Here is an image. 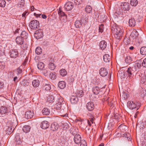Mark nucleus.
Returning <instances> with one entry per match:
<instances>
[{"label": "nucleus", "instance_id": "obj_13", "mask_svg": "<svg viewBox=\"0 0 146 146\" xmlns=\"http://www.w3.org/2000/svg\"><path fill=\"white\" fill-rule=\"evenodd\" d=\"M87 109L90 111H91L94 110L95 106L93 103L90 102L88 103L86 105Z\"/></svg>", "mask_w": 146, "mask_h": 146}, {"label": "nucleus", "instance_id": "obj_54", "mask_svg": "<svg viewBox=\"0 0 146 146\" xmlns=\"http://www.w3.org/2000/svg\"><path fill=\"white\" fill-rule=\"evenodd\" d=\"M103 24L100 25L99 28V32L102 33L103 31Z\"/></svg>", "mask_w": 146, "mask_h": 146}, {"label": "nucleus", "instance_id": "obj_39", "mask_svg": "<svg viewBox=\"0 0 146 146\" xmlns=\"http://www.w3.org/2000/svg\"><path fill=\"white\" fill-rule=\"evenodd\" d=\"M43 89L47 91H49L51 89L50 85L49 84H46L43 86Z\"/></svg>", "mask_w": 146, "mask_h": 146}, {"label": "nucleus", "instance_id": "obj_45", "mask_svg": "<svg viewBox=\"0 0 146 146\" xmlns=\"http://www.w3.org/2000/svg\"><path fill=\"white\" fill-rule=\"evenodd\" d=\"M60 74L62 76H65L67 74V71L65 69H62L60 71Z\"/></svg>", "mask_w": 146, "mask_h": 146}, {"label": "nucleus", "instance_id": "obj_23", "mask_svg": "<svg viewBox=\"0 0 146 146\" xmlns=\"http://www.w3.org/2000/svg\"><path fill=\"white\" fill-rule=\"evenodd\" d=\"M58 86L60 89H63L65 87L66 84L64 81H60L59 82Z\"/></svg>", "mask_w": 146, "mask_h": 146}, {"label": "nucleus", "instance_id": "obj_51", "mask_svg": "<svg viewBox=\"0 0 146 146\" xmlns=\"http://www.w3.org/2000/svg\"><path fill=\"white\" fill-rule=\"evenodd\" d=\"M80 143V146H87L86 141L84 139L82 140Z\"/></svg>", "mask_w": 146, "mask_h": 146}, {"label": "nucleus", "instance_id": "obj_59", "mask_svg": "<svg viewBox=\"0 0 146 146\" xmlns=\"http://www.w3.org/2000/svg\"><path fill=\"white\" fill-rule=\"evenodd\" d=\"M28 13V12L27 11H25L22 14V16L24 17H25L27 14Z\"/></svg>", "mask_w": 146, "mask_h": 146}, {"label": "nucleus", "instance_id": "obj_62", "mask_svg": "<svg viewBox=\"0 0 146 146\" xmlns=\"http://www.w3.org/2000/svg\"><path fill=\"white\" fill-rule=\"evenodd\" d=\"M93 118H94V117H93V118H90V121L92 123H93Z\"/></svg>", "mask_w": 146, "mask_h": 146}, {"label": "nucleus", "instance_id": "obj_19", "mask_svg": "<svg viewBox=\"0 0 146 146\" xmlns=\"http://www.w3.org/2000/svg\"><path fill=\"white\" fill-rule=\"evenodd\" d=\"M59 127V125L56 123H53L51 124L50 126L51 130L52 131L57 130Z\"/></svg>", "mask_w": 146, "mask_h": 146}, {"label": "nucleus", "instance_id": "obj_44", "mask_svg": "<svg viewBox=\"0 0 146 146\" xmlns=\"http://www.w3.org/2000/svg\"><path fill=\"white\" fill-rule=\"evenodd\" d=\"M42 52V50L41 48L39 47H37L35 50L36 53L38 55H40L41 54Z\"/></svg>", "mask_w": 146, "mask_h": 146}, {"label": "nucleus", "instance_id": "obj_5", "mask_svg": "<svg viewBox=\"0 0 146 146\" xmlns=\"http://www.w3.org/2000/svg\"><path fill=\"white\" fill-rule=\"evenodd\" d=\"M118 4L124 11H128L130 8V5L127 2L119 1L118 2Z\"/></svg>", "mask_w": 146, "mask_h": 146}, {"label": "nucleus", "instance_id": "obj_18", "mask_svg": "<svg viewBox=\"0 0 146 146\" xmlns=\"http://www.w3.org/2000/svg\"><path fill=\"white\" fill-rule=\"evenodd\" d=\"M34 113L33 111H28L25 112V116L28 119H31L33 117Z\"/></svg>", "mask_w": 146, "mask_h": 146}, {"label": "nucleus", "instance_id": "obj_29", "mask_svg": "<svg viewBox=\"0 0 146 146\" xmlns=\"http://www.w3.org/2000/svg\"><path fill=\"white\" fill-rule=\"evenodd\" d=\"M28 36V34L25 31H23L21 34V37L24 39H27Z\"/></svg>", "mask_w": 146, "mask_h": 146}, {"label": "nucleus", "instance_id": "obj_2", "mask_svg": "<svg viewBox=\"0 0 146 146\" xmlns=\"http://www.w3.org/2000/svg\"><path fill=\"white\" fill-rule=\"evenodd\" d=\"M111 29L112 33L115 38L118 40L121 39L123 35V30L115 24L111 26Z\"/></svg>", "mask_w": 146, "mask_h": 146}, {"label": "nucleus", "instance_id": "obj_43", "mask_svg": "<svg viewBox=\"0 0 146 146\" xmlns=\"http://www.w3.org/2000/svg\"><path fill=\"white\" fill-rule=\"evenodd\" d=\"M92 10V7L90 5H87L85 8L86 12L88 13H90Z\"/></svg>", "mask_w": 146, "mask_h": 146}, {"label": "nucleus", "instance_id": "obj_34", "mask_svg": "<svg viewBox=\"0 0 146 146\" xmlns=\"http://www.w3.org/2000/svg\"><path fill=\"white\" fill-rule=\"evenodd\" d=\"M56 67V66L53 63L50 62L48 64V68L51 70H54Z\"/></svg>", "mask_w": 146, "mask_h": 146}, {"label": "nucleus", "instance_id": "obj_55", "mask_svg": "<svg viewBox=\"0 0 146 146\" xmlns=\"http://www.w3.org/2000/svg\"><path fill=\"white\" fill-rule=\"evenodd\" d=\"M5 67L4 62H0V69L3 70L4 68Z\"/></svg>", "mask_w": 146, "mask_h": 146}, {"label": "nucleus", "instance_id": "obj_7", "mask_svg": "<svg viewBox=\"0 0 146 146\" xmlns=\"http://www.w3.org/2000/svg\"><path fill=\"white\" fill-rule=\"evenodd\" d=\"M0 113L1 114L12 115L13 113L8 110L7 108L4 106H2L0 108Z\"/></svg>", "mask_w": 146, "mask_h": 146}, {"label": "nucleus", "instance_id": "obj_4", "mask_svg": "<svg viewBox=\"0 0 146 146\" xmlns=\"http://www.w3.org/2000/svg\"><path fill=\"white\" fill-rule=\"evenodd\" d=\"M129 108L131 109H133L136 108L137 110L140 106V102L138 101H130L127 103Z\"/></svg>", "mask_w": 146, "mask_h": 146}, {"label": "nucleus", "instance_id": "obj_42", "mask_svg": "<svg viewBox=\"0 0 146 146\" xmlns=\"http://www.w3.org/2000/svg\"><path fill=\"white\" fill-rule=\"evenodd\" d=\"M125 62L127 63H129L132 61V59L129 56H127L125 58Z\"/></svg>", "mask_w": 146, "mask_h": 146}, {"label": "nucleus", "instance_id": "obj_38", "mask_svg": "<svg viewBox=\"0 0 146 146\" xmlns=\"http://www.w3.org/2000/svg\"><path fill=\"white\" fill-rule=\"evenodd\" d=\"M76 94V96L77 97H82L84 95L83 92L82 90L77 91Z\"/></svg>", "mask_w": 146, "mask_h": 146}, {"label": "nucleus", "instance_id": "obj_32", "mask_svg": "<svg viewBox=\"0 0 146 146\" xmlns=\"http://www.w3.org/2000/svg\"><path fill=\"white\" fill-rule=\"evenodd\" d=\"M56 73L54 72H50L49 75V77L52 80H55L56 77Z\"/></svg>", "mask_w": 146, "mask_h": 146}, {"label": "nucleus", "instance_id": "obj_35", "mask_svg": "<svg viewBox=\"0 0 146 146\" xmlns=\"http://www.w3.org/2000/svg\"><path fill=\"white\" fill-rule=\"evenodd\" d=\"M42 74L45 76L48 77L50 73L49 71L46 69H43Z\"/></svg>", "mask_w": 146, "mask_h": 146}, {"label": "nucleus", "instance_id": "obj_56", "mask_svg": "<svg viewBox=\"0 0 146 146\" xmlns=\"http://www.w3.org/2000/svg\"><path fill=\"white\" fill-rule=\"evenodd\" d=\"M128 94L125 92H124L123 94V96L124 98H128Z\"/></svg>", "mask_w": 146, "mask_h": 146}, {"label": "nucleus", "instance_id": "obj_3", "mask_svg": "<svg viewBox=\"0 0 146 146\" xmlns=\"http://www.w3.org/2000/svg\"><path fill=\"white\" fill-rule=\"evenodd\" d=\"M56 102H57V103L55 105L54 108L56 110H60L61 109L63 110L66 107L65 101L62 97L57 98Z\"/></svg>", "mask_w": 146, "mask_h": 146}, {"label": "nucleus", "instance_id": "obj_12", "mask_svg": "<svg viewBox=\"0 0 146 146\" xmlns=\"http://www.w3.org/2000/svg\"><path fill=\"white\" fill-rule=\"evenodd\" d=\"M81 136L78 134H76L74 138V141L75 143L76 144H80L81 141Z\"/></svg>", "mask_w": 146, "mask_h": 146}, {"label": "nucleus", "instance_id": "obj_36", "mask_svg": "<svg viewBox=\"0 0 146 146\" xmlns=\"http://www.w3.org/2000/svg\"><path fill=\"white\" fill-rule=\"evenodd\" d=\"M15 141L16 142V145H20L21 143V140L19 136H17L15 137Z\"/></svg>", "mask_w": 146, "mask_h": 146}, {"label": "nucleus", "instance_id": "obj_48", "mask_svg": "<svg viewBox=\"0 0 146 146\" xmlns=\"http://www.w3.org/2000/svg\"><path fill=\"white\" fill-rule=\"evenodd\" d=\"M21 66H20L16 70L17 75L21 74L22 73L23 71L21 69Z\"/></svg>", "mask_w": 146, "mask_h": 146}, {"label": "nucleus", "instance_id": "obj_60", "mask_svg": "<svg viewBox=\"0 0 146 146\" xmlns=\"http://www.w3.org/2000/svg\"><path fill=\"white\" fill-rule=\"evenodd\" d=\"M121 78H124L125 77V75L124 74V73L123 72H121Z\"/></svg>", "mask_w": 146, "mask_h": 146}, {"label": "nucleus", "instance_id": "obj_17", "mask_svg": "<svg viewBox=\"0 0 146 146\" xmlns=\"http://www.w3.org/2000/svg\"><path fill=\"white\" fill-rule=\"evenodd\" d=\"M49 123L46 121H43L41 123V127L44 129H46L49 127Z\"/></svg>", "mask_w": 146, "mask_h": 146}, {"label": "nucleus", "instance_id": "obj_8", "mask_svg": "<svg viewBox=\"0 0 146 146\" xmlns=\"http://www.w3.org/2000/svg\"><path fill=\"white\" fill-rule=\"evenodd\" d=\"M138 35L137 32L135 30H134L131 32L130 36L129 38L133 41H135Z\"/></svg>", "mask_w": 146, "mask_h": 146}, {"label": "nucleus", "instance_id": "obj_63", "mask_svg": "<svg viewBox=\"0 0 146 146\" xmlns=\"http://www.w3.org/2000/svg\"><path fill=\"white\" fill-rule=\"evenodd\" d=\"M35 9L34 7L33 6H32L31 7V10L32 11H33Z\"/></svg>", "mask_w": 146, "mask_h": 146}, {"label": "nucleus", "instance_id": "obj_61", "mask_svg": "<svg viewBox=\"0 0 146 146\" xmlns=\"http://www.w3.org/2000/svg\"><path fill=\"white\" fill-rule=\"evenodd\" d=\"M42 17L44 19H46V16L45 14H42Z\"/></svg>", "mask_w": 146, "mask_h": 146}, {"label": "nucleus", "instance_id": "obj_57", "mask_svg": "<svg viewBox=\"0 0 146 146\" xmlns=\"http://www.w3.org/2000/svg\"><path fill=\"white\" fill-rule=\"evenodd\" d=\"M28 61V59L26 58L24 62L22 63V65L24 66H26L27 65V62Z\"/></svg>", "mask_w": 146, "mask_h": 146}, {"label": "nucleus", "instance_id": "obj_11", "mask_svg": "<svg viewBox=\"0 0 146 146\" xmlns=\"http://www.w3.org/2000/svg\"><path fill=\"white\" fill-rule=\"evenodd\" d=\"M64 7L66 11H70L74 7V4L72 2H68L64 5Z\"/></svg>", "mask_w": 146, "mask_h": 146}, {"label": "nucleus", "instance_id": "obj_6", "mask_svg": "<svg viewBox=\"0 0 146 146\" xmlns=\"http://www.w3.org/2000/svg\"><path fill=\"white\" fill-rule=\"evenodd\" d=\"M40 25L39 22L36 20L31 21L29 25L31 29L36 30V29L39 28Z\"/></svg>", "mask_w": 146, "mask_h": 146}, {"label": "nucleus", "instance_id": "obj_25", "mask_svg": "<svg viewBox=\"0 0 146 146\" xmlns=\"http://www.w3.org/2000/svg\"><path fill=\"white\" fill-rule=\"evenodd\" d=\"M40 81L39 80L36 79L34 80L32 83L33 86L34 87H37L39 85Z\"/></svg>", "mask_w": 146, "mask_h": 146}, {"label": "nucleus", "instance_id": "obj_52", "mask_svg": "<svg viewBox=\"0 0 146 146\" xmlns=\"http://www.w3.org/2000/svg\"><path fill=\"white\" fill-rule=\"evenodd\" d=\"M58 14L60 16V17H61L62 16H63L64 15H66L64 13V12H63L60 9L58 11Z\"/></svg>", "mask_w": 146, "mask_h": 146}, {"label": "nucleus", "instance_id": "obj_10", "mask_svg": "<svg viewBox=\"0 0 146 146\" xmlns=\"http://www.w3.org/2000/svg\"><path fill=\"white\" fill-rule=\"evenodd\" d=\"M10 56L12 58H15L17 57L19 55L18 51L17 50H11L9 52Z\"/></svg>", "mask_w": 146, "mask_h": 146}, {"label": "nucleus", "instance_id": "obj_46", "mask_svg": "<svg viewBox=\"0 0 146 146\" xmlns=\"http://www.w3.org/2000/svg\"><path fill=\"white\" fill-rule=\"evenodd\" d=\"M60 19L61 23H65L67 21V17L66 15L60 17Z\"/></svg>", "mask_w": 146, "mask_h": 146}, {"label": "nucleus", "instance_id": "obj_9", "mask_svg": "<svg viewBox=\"0 0 146 146\" xmlns=\"http://www.w3.org/2000/svg\"><path fill=\"white\" fill-rule=\"evenodd\" d=\"M87 22V21L83 19H81L80 21L77 20L75 22V25L77 28H79L82 26V24L85 25Z\"/></svg>", "mask_w": 146, "mask_h": 146}, {"label": "nucleus", "instance_id": "obj_22", "mask_svg": "<svg viewBox=\"0 0 146 146\" xmlns=\"http://www.w3.org/2000/svg\"><path fill=\"white\" fill-rule=\"evenodd\" d=\"M16 42L18 44H22L23 43V39L21 36H18L15 39Z\"/></svg>", "mask_w": 146, "mask_h": 146}, {"label": "nucleus", "instance_id": "obj_40", "mask_svg": "<svg viewBox=\"0 0 146 146\" xmlns=\"http://www.w3.org/2000/svg\"><path fill=\"white\" fill-rule=\"evenodd\" d=\"M140 52L141 54L144 55L146 54V47L145 46L142 47L140 49Z\"/></svg>", "mask_w": 146, "mask_h": 146}, {"label": "nucleus", "instance_id": "obj_27", "mask_svg": "<svg viewBox=\"0 0 146 146\" xmlns=\"http://www.w3.org/2000/svg\"><path fill=\"white\" fill-rule=\"evenodd\" d=\"M37 66L38 69L42 70L44 67V64L42 62H40L38 63Z\"/></svg>", "mask_w": 146, "mask_h": 146}, {"label": "nucleus", "instance_id": "obj_58", "mask_svg": "<svg viewBox=\"0 0 146 146\" xmlns=\"http://www.w3.org/2000/svg\"><path fill=\"white\" fill-rule=\"evenodd\" d=\"M3 84L4 83L3 82L0 81V89L3 88Z\"/></svg>", "mask_w": 146, "mask_h": 146}, {"label": "nucleus", "instance_id": "obj_31", "mask_svg": "<svg viewBox=\"0 0 146 146\" xmlns=\"http://www.w3.org/2000/svg\"><path fill=\"white\" fill-rule=\"evenodd\" d=\"M135 21L134 19H130L129 21V25L130 27H133L135 25Z\"/></svg>", "mask_w": 146, "mask_h": 146}, {"label": "nucleus", "instance_id": "obj_30", "mask_svg": "<svg viewBox=\"0 0 146 146\" xmlns=\"http://www.w3.org/2000/svg\"><path fill=\"white\" fill-rule=\"evenodd\" d=\"M7 127V128L5 130L6 133L8 135H10L13 132L14 129L13 130H12V128L11 126Z\"/></svg>", "mask_w": 146, "mask_h": 146}, {"label": "nucleus", "instance_id": "obj_37", "mask_svg": "<svg viewBox=\"0 0 146 146\" xmlns=\"http://www.w3.org/2000/svg\"><path fill=\"white\" fill-rule=\"evenodd\" d=\"M141 59L140 60H137V61L136 62H138L139 61H140L141 62V64H140V69H141V65L142 64V66L146 68V58H145L143 60V62L141 60Z\"/></svg>", "mask_w": 146, "mask_h": 146}, {"label": "nucleus", "instance_id": "obj_50", "mask_svg": "<svg viewBox=\"0 0 146 146\" xmlns=\"http://www.w3.org/2000/svg\"><path fill=\"white\" fill-rule=\"evenodd\" d=\"M6 2L4 0H0V6L4 7L5 5Z\"/></svg>", "mask_w": 146, "mask_h": 146}, {"label": "nucleus", "instance_id": "obj_33", "mask_svg": "<svg viewBox=\"0 0 146 146\" xmlns=\"http://www.w3.org/2000/svg\"><path fill=\"white\" fill-rule=\"evenodd\" d=\"M104 61L106 62H109L110 60V58L109 55L108 54H106L103 56Z\"/></svg>", "mask_w": 146, "mask_h": 146}, {"label": "nucleus", "instance_id": "obj_1", "mask_svg": "<svg viewBox=\"0 0 146 146\" xmlns=\"http://www.w3.org/2000/svg\"><path fill=\"white\" fill-rule=\"evenodd\" d=\"M141 63V62L139 61L138 62H132L129 64V67H128L126 73L130 78H133L139 71Z\"/></svg>", "mask_w": 146, "mask_h": 146}, {"label": "nucleus", "instance_id": "obj_53", "mask_svg": "<svg viewBox=\"0 0 146 146\" xmlns=\"http://www.w3.org/2000/svg\"><path fill=\"white\" fill-rule=\"evenodd\" d=\"M82 2V0H74V3L77 5L81 4Z\"/></svg>", "mask_w": 146, "mask_h": 146}, {"label": "nucleus", "instance_id": "obj_14", "mask_svg": "<svg viewBox=\"0 0 146 146\" xmlns=\"http://www.w3.org/2000/svg\"><path fill=\"white\" fill-rule=\"evenodd\" d=\"M57 98L58 97L54 96L53 94H50L47 97V101L50 103H51L54 102L55 99L56 100Z\"/></svg>", "mask_w": 146, "mask_h": 146}, {"label": "nucleus", "instance_id": "obj_20", "mask_svg": "<svg viewBox=\"0 0 146 146\" xmlns=\"http://www.w3.org/2000/svg\"><path fill=\"white\" fill-rule=\"evenodd\" d=\"M107 46L106 42L104 40L101 41L100 43V46L102 50H104Z\"/></svg>", "mask_w": 146, "mask_h": 146}, {"label": "nucleus", "instance_id": "obj_15", "mask_svg": "<svg viewBox=\"0 0 146 146\" xmlns=\"http://www.w3.org/2000/svg\"><path fill=\"white\" fill-rule=\"evenodd\" d=\"M34 36L37 39L40 38L43 36V33L41 30L36 31L35 33Z\"/></svg>", "mask_w": 146, "mask_h": 146}, {"label": "nucleus", "instance_id": "obj_64", "mask_svg": "<svg viewBox=\"0 0 146 146\" xmlns=\"http://www.w3.org/2000/svg\"><path fill=\"white\" fill-rule=\"evenodd\" d=\"M17 76L13 78V80L15 82H16V80H17Z\"/></svg>", "mask_w": 146, "mask_h": 146}, {"label": "nucleus", "instance_id": "obj_26", "mask_svg": "<svg viewBox=\"0 0 146 146\" xmlns=\"http://www.w3.org/2000/svg\"><path fill=\"white\" fill-rule=\"evenodd\" d=\"M30 127L28 125L24 126L22 128L23 131L26 133L29 132L30 131Z\"/></svg>", "mask_w": 146, "mask_h": 146}, {"label": "nucleus", "instance_id": "obj_16", "mask_svg": "<svg viewBox=\"0 0 146 146\" xmlns=\"http://www.w3.org/2000/svg\"><path fill=\"white\" fill-rule=\"evenodd\" d=\"M99 73L101 76L102 77H105L108 74V72L105 68H101L99 71Z\"/></svg>", "mask_w": 146, "mask_h": 146}, {"label": "nucleus", "instance_id": "obj_24", "mask_svg": "<svg viewBox=\"0 0 146 146\" xmlns=\"http://www.w3.org/2000/svg\"><path fill=\"white\" fill-rule=\"evenodd\" d=\"M42 113L44 115H48L50 113V110L47 108H44L42 110Z\"/></svg>", "mask_w": 146, "mask_h": 146}, {"label": "nucleus", "instance_id": "obj_41", "mask_svg": "<svg viewBox=\"0 0 146 146\" xmlns=\"http://www.w3.org/2000/svg\"><path fill=\"white\" fill-rule=\"evenodd\" d=\"M138 3L137 0H131L130 4L132 6H136Z\"/></svg>", "mask_w": 146, "mask_h": 146}, {"label": "nucleus", "instance_id": "obj_47", "mask_svg": "<svg viewBox=\"0 0 146 146\" xmlns=\"http://www.w3.org/2000/svg\"><path fill=\"white\" fill-rule=\"evenodd\" d=\"M21 84L22 86H25L28 85V83L26 80H24L21 82Z\"/></svg>", "mask_w": 146, "mask_h": 146}, {"label": "nucleus", "instance_id": "obj_28", "mask_svg": "<svg viewBox=\"0 0 146 146\" xmlns=\"http://www.w3.org/2000/svg\"><path fill=\"white\" fill-rule=\"evenodd\" d=\"M92 91L94 94L98 95L99 94L100 92V90L99 87L97 86H96L93 88Z\"/></svg>", "mask_w": 146, "mask_h": 146}, {"label": "nucleus", "instance_id": "obj_49", "mask_svg": "<svg viewBox=\"0 0 146 146\" xmlns=\"http://www.w3.org/2000/svg\"><path fill=\"white\" fill-rule=\"evenodd\" d=\"M60 115L64 117H67L68 116V114L66 113H65L64 114H62V112L64 111V110H61L60 111Z\"/></svg>", "mask_w": 146, "mask_h": 146}, {"label": "nucleus", "instance_id": "obj_21", "mask_svg": "<svg viewBox=\"0 0 146 146\" xmlns=\"http://www.w3.org/2000/svg\"><path fill=\"white\" fill-rule=\"evenodd\" d=\"M70 102L72 104H75L77 103L78 101V97L74 96H72L70 99Z\"/></svg>", "mask_w": 146, "mask_h": 146}]
</instances>
